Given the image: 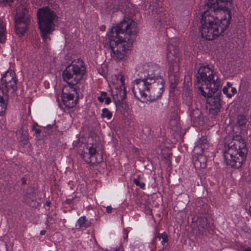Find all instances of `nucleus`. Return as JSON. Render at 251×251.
Here are the masks:
<instances>
[{
    "label": "nucleus",
    "mask_w": 251,
    "mask_h": 251,
    "mask_svg": "<svg viewBox=\"0 0 251 251\" xmlns=\"http://www.w3.org/2000/svg\"><path fill=\"white\" fill-rule=\"evenodd\" d=\"M158 65L148 63L139 65L136 74L139 77L132 82L135 98L142 102L153 101L161 98L164 91L165 81L158 73Z\"/></svg>",
    "instance_id": "nucleus-1"
},
{
    "label": "nucleus",
    "mask_w": 251,
    "mask_h": 251,
    "mask_svg": "<svg viewBox=\"0 0 251 251\" xmlns=\"http://www.w3.org/2000/svg\"><path fill=\"white\" fill-rule=\"evenodd\" d=\"M231 0H207L208 10L201 15L200 31L202 38L212 40L228 27L231 19Z\"/></svg>",
    "instance_id": "nucleus-2"
},
{
    "label": "nucleus",
    "mask_w": 251,
    "mask_h": 251,
    "mask_svg": "<svg viewBox=\"0 0 251 251\" xmlns=\"http://www.w3.org/2000/svg\"><path fill=\"white\" fill-rule=\"evenodd\" d=\"M138 32L137 23L125 17L107 33L106 39L111 50V56L116 61H124L131 48Z\"/></svg>",
    "instance_id": "nucleus-3"
},
{
    "label": "nucleus",
    "mask_w": 251,
    "mask_h": 251,
    "mask_svg": "<svg viewBox=\"0 0 251 251\" xmlns=\"http://www.w3.org/2000/svg\"><path fill=\"white\" fill-rule=\"evenodd\" d=\"M248 150L241 136L227 140L225 145L224 156L226 164L234 169L240 168L246 159Z\"/></svg>",
    "instance_id": "nucleus-4"
},
{
    "label": "nucleus",
    "mask_w": 251,
    "mask_h": 251,
    "mask_svg": "<svg viewBox=\"0 0 251 251\" xmlns=\"http://www.w3.org/2000/svg\"><path fill=\"white\" fill-rule=\"evenodd\" d=\"M197 79L196 85L203 97L215 94L223 84L218 73L208 65L200 67L197 74Z\"/></svg>",
    "instance_id": "nucleus-5"
},
{
    "label": "nucleus",
    "mask_w": 251,
    "mask_h": 251,
    "mask_svg": "<svg viewBox=\"0 0 251 251\" xmlns=\"http://www.w3.org/2000/svg\"><path fill=\"white\" fill-rule=\"evenodd\" d=\"M17 78L15 72L7 71L2 76L0 83V114L4 113L9 97L14 96L17 89Z\"/></svg>",
    "instance_id": "nucleus-6"
},
{
    "label": "nucleus",
    "mask_w": 251,
    "mask_h": 251,
    "mask_svg": "<svg viewBox=\"0 0 251 251\" xmlns=\"http://www.w3.org/2000/svg\"><path fill=\"white\" fill-rule=\"evenodd\" d=\"M167 57L168 59V77L170 87L175 90L179 80L180 72L179 64L180 56L177 46L169 44L167 47Z\"/></svg>",
    "instance_id": "nucleus-7"
},
{
    "label": "nucleus",
    "mask_w": 251,
    "mask_h": 251,
    "mask_svg": "<svg viewBox=\"0 0 251 251\" xmlns=\"http://www.w3.org/2000/svg\"><path fill=\"white\" fill-rule=\"evenodd\" d=\"M37 16L41 36L44 41L47 42L50 40L49 35L54 30L56 13L47 8H41L38 10Z\"/></svg>",
    "instance_id": "nucleus-8"
},
{
    "label": "nucleus",
    "mask_w": 251,
    "mask_h": 251,
    "mask_svg": "<svg viewBox=\"0 0 251 251\" xmlns=\"http://www.w3.org/2000/svg\"><path fill=\"white\" fill-rule=\"evenodd\" d=\"M86 74V67L83 61L77 59L67 66L63 71L62 77L67 85L78 86L80 80Z\"/></svg>",
    "instance_id": "nucleus-9"
},
{
    "label": "nucleus",
    "mask_w": 251,
    "mask_h": 251,
    "mask_svg": "<svg viewBox=\"0 0 251 251\" xmlns=\"http://www.w3.org/2000/svg\"><path fill=\"white\" fill-rule=\"evenodd\" d=\"M19 5L16 10L15 29L17 34L23 36L25 34L29 24L30 19L27 14L28 0H17Z\"/></svg>",
    "instance_id": "nucleus-10"
},
{
    "label": "nucleus",
    "mask_w": 251,
    "mask_h": 251,
    "mask_svg": "<svg viewBox=\"0 0 251 251\" xmlns=\"http://www.w3.org/2000/svg\"><path fill=\"white\" fill-rule=\"evenodd\" d=\"M78 86H64L61 94V99L64 105L69 108L74 107L79 100Z\"/></svg>",
    "instance_id": "nucleus-11"
},
{
    "label": "nucleus",
    "mask_w": 251,
    "mask_h": 251,
    "mask_svg": "<svg viewBox=\"0 0 251 251\" xmlns=\"http://www.w3.org/2000/svg\"><path fill=\"white\" fill-rule=\"evenodd\" d=\"M81 158L87 163L95 165L102 161V156L97 152L96 148L93 145L87 146L81 151Z\"/></svg>",
    "instance_id": "nucleus-12"
},
{
    "label": "nucleus",
    "mask_w": 251,
    "mask_h": 251,
    "mask_svg": "<svg viewBox=\"0 0 251 251\" xmlns=\"http://www.w3.org/2000/svg\"><path fill=\"white\" fill-rule=\"evenodd\" d=\"M213 94H211L206 98V108L208 109L210 114L216 115L220 110L222 105V100L221 99V92H217L215 95L212 96Z\"/></svg>",
    "instance_id": "nucleus-13"
},
{
    "label": "nucleus",
    "mask_w": 251,
    "mask_h": 251,
    "mask_svg": "<svg viewBox=\"0 0 251 251\" xmlns=\"http://www.w3.org/2000/svg\"><path fill=\"white\" fill-rule=\"evenodd\" d=\"M125 76L122 74L117 76V83L119 86H115V90L112 92L113 100L116 102L123 101L126 97V91L125 86Z\"/></svg>",
    "instance_id": "nucleus-14"
},
{
    "label": "nucleus",
    "mask_w": 251,
    "mask_h": 251,
    "mask_svg": "<svg viewBox=\"0 0 251 251\" xmlns=\"http://www.w3.org/2000/svg\"><path fill=\"white\" fill-rule=\"evenodd\" d=\"M192 78L190 75L185 76L184 77V81L183 83V95L187 97L188 100L187 104L190 107L192 104L191 97L190 95V91L192 87Z\"/></svg>",
    "instance_id": "nucleus-15"
},
{
    "label": "nucleus",
    "mask_w": 251,
    "mask_h": 251,
    "mask_svg": "<svg viewBox=\"0 0 251 251\" xmlns=\"http://www.w3.org/2000/svg\"><path fill=\"white\" fill-rule=\"evenodd\" d=\"M191 119L194 126H198L203 124V118L201 112L199 110H194L191 115Z\"/></svg>",
    "instance_id": "nucleus-16"
},
{
    "label": "nucleus",
    "mask_w": 251,
    "mask_h": 251,
    "mask_svg": "<svg viewBox=\"0 0 251 251\" xmlns=\"http://www.w3.org/2000/svg\"><path fill=\"white\" fill-rule=\"evenodd\" d=\"M91 225L90 221L87 219L85 216H83L77 220L75 226L76 229H84L90 227Z\"/></svg>",
    "instance_id": "nucleus-17"
},
{
    "label": "nucleus",
    "mask_w": 251,
    "mask_h": 251,
    "mask_svg": "<svg viewBox=\"0 0 251 251\" xmlns=\"http://www.w3.org/2000/svg\"><path fill=\"white\" fill-rule=\"evenodd\" d=\"M194 165L197 168H204L206 166V158L204 156L200 155L194 157Z\"/></svg>",
    "instance_id": "nucleus-18"
},
{
    "label": "nucleus",
    "mask_w": 251,
    "mask_h": 251,
    "mask_svg": "<svg viewBox=\"0 0 251 251\" xmlns=\"http://www.w3.org/2000/svg\"><path fill=\"white\" fill-rule=\"evenodd\" d=\"M35 194L32 189H28L26 194L24 196V201L27 204L31 205V202H33L35 200Z\"/></svg>",
    "instance_id": "nucleus-19"
},
{
    "label": "nucleus",
    "mask_w": 251,
    "mask_h": 251,
    "mask_svg": "<svg viewBox=\"0 0 251 251\" xmlns=\"http://www.w3.org/2000/svg\"><path fill=\"white\" fill-rule=\"evenodd\" d=\"M6 27L4 22L0 19V43H4L6 41Z\"/></svg>",
    "instance_id": "nucleus-20"
},
{
    "label": "nucleus",
    "mask_w": 251,
    "mask_h": 251,
    "mask_svg": "<svg viewBox=\"0 0 251 251\" xmlns=\"http://www.w3.org/2000/svg\"><path fill=\"white\" fill-rule=\"evenodd\" d=\"M198 226L199 229L204 230L208 227L207 218L204 217H199L197 220Z\"/></svg>",
    "instance_id": "nucleus-21"
},
{
    "label": "nucleus",
    "mask_w": 251,
    "mask_h": 251,
    "mask_svg": "<svg viewBox=\"0 0 251 251\" xmlns=\"http://www.w3.org/2000/svg\"><path fill=\"white\" fill-rule=\"evenodd\" d=\"M197 145L201 146L203 148H205V149H207L209 148V144L208 141L207 140V138L205 137H202L200 138L196 143Z\"/></svg>",
    "instance_id": "nucleus-22"
},
{
    "label": "nucleus",
    "mask_w": 251,
    "mask_h": 251,
    "mask_svg": "<svg viewBox=\"0 0 251 251\" xmlns=\"http://www.w3.org/2000/svg\"><path fill=\"white\" fill-rule=\"evenodd\" d=\"M205 150H206V149L205 148H203L202 147H201V146L195 144V146L193 150V152L195 154L198 155V156L202 155V154L204 152Z\"/></svg>",
    "instance_id": "nucleus-23"
},
{
    "label": "nucleus",
    "mask_w": 251,
    "mask_h": 251,
    "mask_svg": "<svg viewBox=\"0 0 251 251\" xmlns=\"http://www.w3.org/2000/svg\"><path fill=\"white\" fill-rule=\"evenodd\" d=\"M101 117L106 118L107 120H110L112 116V113L107 108H104L102 109Z\"/></svg>",
    "instance_id": "nucleus-24"
},
{
    "label": "nucleus",
    "mask_w": 251,
    "mask_h": 251,
    "mask_svg": "<svg viewBox=\"0 0 251 251\" xmlns=\"http://www.w3.org/2000/svg\"><path fill=\"white\" fill-rule=\"evenodd\" d=\"M142 178L140 175L137 176V177L136 178H134L133 180V183L138 187H139L141 189H145V184L143 182H140V180Z\"/></svg>",
    "instance_id": "nucleus-25"
},
{
    "label": "nucleus",
    "mask_w": 251,
    "mask_h": 251,
    "mask_svg": "<svg viewBox=\"0 0 251 251\" xmlns=\"http://www.w3.org/2000/svg\"><path fill=\"white\" fill-rule=\"evenodd\" d=\"M232 84L229 82H227L226 85L223 88V92L224 94L226 95L228 98H231L230 93H228V89L231 88Z\"/></svg>",
    "instance_id": "nucleus-26"
},
{
    "label": "nucleus",
    "mask_w": 251,
    "mask_h": 251,
    "mask_svg": "<svg viewBox=\"0 0 251 251\" xmlns=\"http://www.w3.org/2000/svg\"><path fill=\"white\" fill-rule=\"evenodd\" d=\"M247 119L245 115H239L237 117V123L239 126H244L246 124Z\"/></svg>",
    "instance_id": "nucleus-27"
},
{
    "label": "nucleus",
    "mask_w": 251,
    "mask_h": 251,
    "mask_svg": "<svg viewBox=\"0 0 251 251\" xmlns=\"http://www.w3.org/2000/svg\"><path fill=\"white\" fill-rule=\"evenodd\" d=\"M167 20L168 16H167L166 14H164L159 17V22L161 25H167L168 22Z\"/></svg>",
    "instance_id": "nucleus-28"
},
{
    "label": "nucleus",
    "mask_w": 251,
    "mask_h": 251,
    "mask_svg": "<svg viewBox=\"0 0 251 251\" xmlns=\"http://www.w3.org/2000/svg\"><path fill=\"white\" fill-rule=\"evenodd\" d=\"M107 93L106 92H101L100 95L98 97V100L100 102H103L107 97Z\"/></svg>",
    "instance_id": "nucleus-29"
},
{
    "label": "nucleus",
    "mask_w": 251,
    "mask_h": 251,
    "mask_svg": "<svg viewBox=\"0 0 251 251\" xmlns=\"http://www.w3.org/2000/svg\"><path fill=\"white\" fill-rule=\"evenodd\" d=\"M14 0H0V3L4 6H10L14 2Z\"/></svg>",
    "instance_id": "nucleus-30"
},
{
    "label": "nucleus",
    "mask_w": 251,
    "mask_h": 251,
    "mask_svg": "<svg viewBox=\"0 0 251 251\" xmlns=\"http://www.w3.org/2000/svg\"><path fill=\"white\" fill-rule=\"evenodd\" d=\"M168 241V235L166 234V235H165L162 238V241L161 242V244L163 245V246H164L165 244L167 243Z\"/></svg>",
    "instance_id": "nucleus-31"
},
{
    "label": "nucleus",
    "mask_w": 251,
    "mask_h": 251,
    "mask_svg": "<svg viewBox=\"0 0 251 251\" xmlns=\"http://www.w3.org/2000/svg\"><path fill=\"white\" fill-rule=\"evenodd\" d=\"M75 199V198L73 197L72 199H66V201H65V203L67 204H69V205L72 204L73 205H74L73 201H74Z\"/></svg>",
    "instance_id": "nucleus-32"
},
{
    "label": "nucleus",
    "mask_w": 251,
    "mask_h": 251,
    "mask_svg": "<svg viewBox=\"0 0 251 251\" xmlns=\"http://www.w3.org/2000/svg\"><path fill=\"white\" fill-rule=\"evenodd\" d=\"M35 126H36L35 125H33L32 126V129L33 130H35V133L37 135H39L41 133V130L39 128H35Z\"/></svg>",
    "instance_id": "nucleus-33"
},
{
    "label": "nucleus",
    "mask_w": 251,
    "mask_h": 251,
    "mask_svg": "<svg viewBox=\"0 0 251 251\" xmlns=\"http://www.w3.org/2000/svg\"><path fill=\"white\" fill-rule=\"evenodd\" d=\"M166 234H167L166 232H164L162 233H158L157 234L156 237L158 238L159 240H161Z\"/></svg>",
    "instance_id": "nucleus-34"
},
{
    "label": "nucleus",
    "mask_w": 251,
    "mask_h": 251,
    "mask_svg": "<svg viewBox=\"0 0 251 251\" xmlns=\"http://www.w3.org/2000/svg\"><path fill=\"white\" fill-rule=\"evenodd\" d=\"M231 88V93H230V95H231V97L234 96L235 94L237 93L236 89L234 87H232Z\"/></svg>",
    "instance_id": "nucleus-35"
},
{
    "label": "nucleus",
    "mask_w": 251,
    "mask_h": 251,
    "mask_svg": "<svg viewBox=\"0 0 251 251\" xmlns=\"http://www.w3.org/2000/svg\"><path fill=\"white\" fill-rule=\"evenodd\" d=\"M111 101V99L109 97H107L105 99V103L106 104H109Z\"/></svg>",
    "instance_id": "nucleus-36"
},
{
    "label": "nucleus",
    "mask_w": 251,
    "mask_h": 251,
    "mask_svg": "<svg viewBox=\"0 0 251 251\" xmlns=\"http://www.w3.org/2000/svg\"><path fill=\"white\" fill-rule=\"evenodd\" d=\"M250 108H251V105H249L248 106H247V107L245 108V113L247 115H248L249 113V110L250 109Z\"/></svg>",
    "instance_id": "nucleus-37"
},
{
    "label": "nucleus",
    "mask_w": 251,
    "mask_h": 251,
    "mask_svg": "<svg viewBox=\"0 0 251 251\" xmlns=\"http://www.w3.org/2000/svg\"><path fill=\"white\" fill-rule=\"evenodd\" d=\"M112 208L111 206H108L106 207V212L108 213H110L112 211Z\"/></svg>",
    "instance_id": "nucleus-38"
},
{
    "label": "nucleus",
    "mask_w": 251,
    "mask_h": 251,
    "mask_svg": "<svg viewBox=\"0 0 251 251\" xmlns=\"http://www.w3.org/2000/svg\"><path fill=\"white\" fill-rule=\"evenodd\" d=\"M46 233V230H42L40 231V234L41 235H44Z\"/></svg>",
    "instance_id": "nucleus-39"
},
{
    "label": "nucleus",
    "mask_w": 251,
    "mask_h": 251,
    "mask_svg": "<svg viewBox=\"0 0 251 251\" xmlns=\"http://www.w3.org/2000/svg\"><path fill=\"white\" fill-rule=\"evenodd\" d=\"M245 251H251V248H245Z\"/></svg>",
    "instance_id": "nucleus-40"
},
{
    "label": "nucleus",
    "mask_w": 251,
    "mask_h": 251,
    "mask_svg": "<svg viewBox=\"0 0 251 251\" xmlns=\"http://www.w3.org/2000/svg\"><path fill=\"white\" fill-rule=\"evenodd\" d=\"M51 204V202L50 201H47L46 202V205H48V206H50V205Z\"/></svg>",
    "instance_id": "nucleus-41"
},
{
    "label": "nucleus",
    "mask_w": 251,
    "mask_h": 251,
    "mask_svg": "<svg viewBox=\"0 0 251 251\" xmlns=\"http://www.w3.org/2000/svg\"><path fill=\"white\" fill-rule=\"evenodd\" d=\"M51 219V217L48 216L47 219V222H49Z\"/></svg>",
    "instance_id": "nucleus-42"
},
{
    "label": "nucleus",
    "mask_w": 251,
    "mask_h": 251,
    "mask_svg": "<svg viewBox=\"0 0 251 251\" xmlns=\"http://www.w3.org/2000/svg\"><path fill=\"white\" fill-rule=\"evenodd\" d=\"M164 251V249H162V250H159L158 251Z\"/></svg>",
    "instance_id": "nucleus-43"
}]
</instances>
